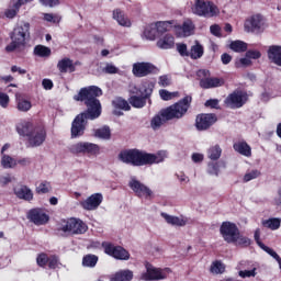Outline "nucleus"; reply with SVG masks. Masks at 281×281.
Returning <instances> with one entry per match:
<instances>
[{"instance_id": "obj_1", "label": "nucleus", "mask_w": 281, "mask_h": 281, "mask_svg": "<svg viewBox=\"0 0 281 281\" xmlns=\"http://www.w3.org/2000/svg\"><path fill=\"white\" fill-rule=\"evenodd\" d=\"M102 89L98 86L81 88L79 93L74 95L76 102H85L87 111L76 116L71 125V137H81L87 128V120H98L102 115V104L100 98Z\"/></svg>"}, {"instance_id": "obj_2", "label": "nucleus", "mask_w": 281, "mask_h": 281, "mask_svg": "<svg viewBox=\"0 0 281 281\" xmlns=\"http://www.w3.org/2000/svg\"><path fill=\"white\" fill-rule=\"evenodd\" d=\"M190 104H192V97L187 95L179 102L161 110L150 121L153 131H159L169 120H181V117L188 113Z\"/></svg>"}, {"instance_id": "obj_3", "label": "nucleus", "mask_w": 281, "mask_h": 281, "mask_svg": "<svg viewBox=\"0 0 281 281\" xmlns=\"http://www.w3.org/2000/svg\"><path fill=\"white\" fill-rule=\"evenodd\" d=\"M119 159L131 166H151V164H161L166 159V151L148 154L139 149H124L119 154Z\"/></svg>"}, {"instance_id": "obj_4", "label": "nucleus", "mask_w": 281, "mask_h": 281, "mask_svg": "<svg viewBox=\"0 0 281 281\" xmlns=\"http://www.w3.org/2000/svg\"><path fill=\"white\" fill-rule=\"evenodd\" d=\"M30 23L21 22L10 33L11 43L5 46V52H14L19 47H25L30 38Z\"/></svg>"}, {"instance_id": "obj_5", "label": "nucleus", "mask_w": 281, "mask_h": 281, "mask_svg": "<svg viewBox=\"0 0 281 281\" xmlns=\"http://www.w3.org/2000/svg\"><path fill=\"white\" fill-rule=\"evenodd\" d=\"M192 12L198 16L212 19L213 16H218L221 10H218V7L212 1L195 0L194 5L192 7Z\"/></svg>"}, {"instance_id": "obj_6", "label": "nucleus", "mask_w": 281, "mask_h": 281, "mask_svg": "<svg viewBox=\"0 0 281 281\" xmlns=\"http://www.w3.org/2000/svg\"><path fill=\"white\" fill-rule=\"evenodd\" d=\"M65 234H86L89 227L80 218L71 217L69 220L63 221L60 228Z\"/></svg>"}, {"instance_id": "obj_7", "label": "nucleus", "mask_w": 281, "mask_h": 281, "mask_svg": "<svg viewBox=\"0 0 281 281\" xmlns=\"http://www.w3.org/2000/svg\"><path fill=\"white\" fill-rule=\"evenodd\" d=\"M245 32L262 34L265 32V15L256 13L247 18L244 22Z\"/></svg>"}, {"instance_id": "obj_8", "label": "nucleus", "mask_w": 281, "mask_h": 281, "mask_svg": "<svg viewBox=\"0 0 281 281\" xmlns=\"http://www.w3.org/2000/svg\"><path fill=\"white\" fill-rule=\"evenodd\" d=\"M154 89H155V83L153 82L144 83L139 90L140 97L132 95L130 98V104H132L134 109H144V106H146V100H148V97L153 94Z\"/></svg>"}, {"instance_id": "obj_9", "label": "nucleus", "mask_w": 281, "mask_h": 281, "mask_svg": "<svg viewBox=\"0 0 281 281\" xmlns=\"http://www.w3.org/2000/svg\"><path fill=\"white\" fill-rule=\"evenodd\" d=\"M145 269L146 272H143L140 276V279L145 281L166 280L168 273H170V268H155V266L150 263H146Z\"/></svg>"}, {"instance_id": "obj_10", "label": "nucleus", "mask_w": 281, "mask_h": 281, "mask_svg": "<svg viewBox=\"0 0 281 281\" xmlns=\"http://www.w3.org/2000/svg\"><path fill=\"white\" fill-rule=\"evenodd\" d=\"M239 232L240 231L238 229V226L231 222H224L220 227L222 238H224V240L229 244L236 243V238H238Z\"/></svg>"}, {"instance_id": "obj_11", "label": "nucleus", "mask_w": 281, "mask_h": 281, "mask_svg": "<svg viewBox=\"0 0 281 281\" xmlns=\"http://www.w3.org/2000/svg\"><path fill=\"white\" fill-rule=\"evenodd\" d=\"M102 247L108 256H112V258H115L116 260H128V258H131V254H128L122 246L103 243Z\"/></svg>"}, {"instance_id": "obj_12", "label": "nucleus", "mask_w": 281, "mask_h": 281, "mask_svg": "<svg viewBox=\"0 0 281 281\" xmlns=\"http://www.w3.org/2000/svg\"><path fill=\"white\" fill-rule=\"evenodd\" d=\"M247 100V92L234 91L226 98L225 104L229 106V109H240L241 106H245Z\"/></svg>"}, {"instance_id": "obj_13", "label": "nucleus", "mask_w": 281, "mask_h": 281, "mask_svg": "<svg viewBox=\"0 0 281 281\" xmlns=\"http://www.w3.org/2000/svg\"><path fill=\"white\" fill-rule=\"evenodd\" d=\"M218 122L216 114H199L195 119V128L198 131H207L210 127L214 126Z\"/></svg>"}, {"instance_id": "obj_14", "label": "nucleus", "mask_w": 281, "mask_h": 281, "mask_svg": "<svg viewBox=\"0 0 281 281\" xmlns=\"http://www.w3.org/2000/svg\"><path fill=\"white\" fill-rule=\"evenodd\" d=\"M131 190L138 196L139 199H148L153 196V190L146 187V184L139 182V180L132 178L128 182Z\"/></svg>"}, {"instance_id": "obj_15", "label": "nucleus", "mask_w": 281, "mask_h": 281, "mask_svg": "<svg viewBox=\"0 0 281 281\" xmlns=\"http://www.w3.org/2000/svg\"><path fill=\"white\" fill-rule=\"evenodd\" d=\"M46 137H47V132H45V128L42 126H36L27 137L29 146H31V148H36L38 146H42Z\"/></svg>"}, {"instance_id": "obj_16", "label": "nucleus", "mask_w": 281, "mask_h": 281, "mask_svg": "<svg viewBox=\"0 0 281 281\" xmlns=\"http://www.w3.org/2000/svg\"><path fill=\"white\" fill-rule=\"evenodd\" d=\"M102 201H104L102 193H94L91 194L88 199L79 202V205L88 212H93V210H98V207L102 205Z\"/></svg>"}, {"instance_id": "obj_17", "label": "nucleus", "mask_w": 281, "mask_h": 281, "mask_svg": "<svg viewBox=\"0 0 281 281\" xmlns=\"http://www.w3.org/2000/svg\"><path fill=\"white\" fill-rule=\"evenodd\" d=\"M27 216L31 220V223H34V225H45L49 223V215H47L45 211L41 209L31 210Z\"/></svg>"}, {"instance_id": "obj_18", "label": "nucleus", "mask_w": 281, "mask_h": 281, "mask_svg": "<svg viewBox=\"0 0 281 281\" xmlns=\"http://www.w3.org/2000/svg\"><path fill=\"white\" fill-rule=\"evenodd\" d=\"M267 56L272 65H277V67H281V46L280 45H271L267 50Z\"/></svg>"}, {"instance_id": "obj_19", "label": "nucleus", "mask_w": 281, "mask_h": 281, "mask_svg": "<svg viewBox=\"0 0 281 281\" xmlns=\"http://www.w3.org/2000/svg\"><path fill=\"white\" fill-rule=\"evenodd\" d=\"M223 85H225V79L218 77H206L200 80V87L202 89H214L216 87H223Z\"/></svg>"}, {"instance_id": "obj_20", "label": "nucleus", "mask_w": 281, "mask_h": 281, "mask_svg": "<svg viewBox=\"0 0 281 281\" xmlns=\"http://www.w3.org/2000/svg\"><path fill=\"white\" fill-rule=\"evenodd\" d=\"M160 216H162L168 223V225H173L176 227H186L188 225V218L181 216H175V215H169L167 213H161Z\"/></svg>"}, {"instance_id": "obj_21", "label": "nucleus", "mask_w": 281, "mask_h": 281, "mask_svg": "<svg viewBox=\"0 0 281 281\" xmlns=\"http://www.w3.org/2000/svg\"><path fill=\"white\" fill-rule=\"evenodd\" d=\"M156 45L159 49H172L175 47V35L170 33L162 35Z\"/></svg>"}, {"instance_id": "obj_22", "label": "nucleus", "mask_w": 281, "mask_h": 281, "mask_svg": "<svg viewBox=\"0 0 281 281\" xmlns=\"http://www.w3.org/2000/svg\"><path fill=\"white\" fill-rule=\"evenodd\" d=\"M113 19L117 21L119 25H121L122 27H131V25H133L131 19H128V16L124 14V11H122V9H115L113 11Z\"/></svg>"}, {"instance_id": "obj_23", "label": "nucleus", "mask_w": 281, "mask_h": 281, "mask_svg": "<svg viewBox=\"0 0 281 281\" xmlns=\"http://www.w3.org/2000/svg\"><path fill=\"white\" fill-rule=\"evenodd\" d=\"M203 54H205V48L199 41H195L189 50V58L191 60H199V58H203Z\"/></svg>"}, {"instance_id": "obj_24", "label": "nucleus", "mask_w": 281, "mask_h": 281, "mask_svg": "<svg viewBox=\"0 0 281 281\" xmlns=\"http://www.w3.org/2000/svg\"><path fill=\"white\" fill-rule=\"evenodd\" d=\"M14 193L18 199H23V201H32V199H34V193L32 192V189L27 188L26 186L15 188Z\"/></svg>"}, {"instance_id": "obj_25", "label": "nucleus", "mask_w": 281, "mask_h": 281, "mask_svg": "<svg viewBox=\"0 0 281 281\" xmlns=\"http://www.w3.org/2000/svg\"><path fill=\"white\" fill-rule=\"evenodd\" d=\"M77 65H80V61L74 63V60H71L70 58L65 57L58 61L57 69H59V71H74Z\"/></svg>"}, {"instance_id": "obj_26", "label": "nucleus", "mask_w": 281, "mask_h": 281, "mask_svg": "<svg viewBox=\"0 0 281 281\" xmlns=\"http://www.w3.org/2000/svg\"><path fill=\"white\" fill-rule=\"evenodd\" d=\"M34 128H36L34 124L25 121L16 126V131L22 137H29L30 135H32Z\"/></svg>"}, {"instance_id": "obj_27", "label": "nucleus", "mask_w": 281, "mask_h": 281, "mask_svg": "<svg viewBox=\"0 0 281 281\" xmlns=\"http://www.w3.org/2000/svg\"><path fill=\"white\" fill-rule=\"evenodd\" d=\"M233 148L244 157H251V146L247 142H237L233 145Z\"/></svg>"}, {"instance_id": "obj_28", "label": "nucleus", "mask_w": 281, "mask_h": 281, "mask_svg": "<svg viewBox=\"0 0 281 281\" xmlns=\"http://www.w3.org/2000/svg\"><path fill=\"white\" fill-rule=\"evenodd\" d=\"M111 281H131L133 280V271L125 269V270H120L112 274Z\"/></svg>"}, {"instance_id": "obj_29", "label": "nucleus", "mask_w": 281, "mask_h": 281, "mask_svg": "<svg viewBox=\"0 0 281 281\" xmlns=\"http://www.w3.org/2000/svg\"><path fill=\"white\" fill-rule=\"evenodd\" d=\"M33 54L37 56V58H49V56H52V48L40 44L34 47Z\"/></svg>"}, {"instance_id": "obj_30", "label": "nucleus", "mask_w": 281, "mask_h": 281, "mask_svg": "<svg viewBox=\"0 0 281 281\" xmlns=\"http://www.w3.org/2000/svg\"><path fill=\"white\" fill-rule=\"evenodd\" d=\"M206 155L211 161H218L221 155H223V148H221V145H213L207 149Z\"/></svg>"}, {"instance_id": "obj_31", "label": "nucleus", "mask_w": 281, "mask_h": 281, "mask_svg": "<svg viewBox=\"0 0 281 281\" xmlns=\"http://www.w3.org/2000/svg\"><path fill=\"white\" fill-rule=\"evenodd\" d=\"M132 71H157V67L151 63H135Z\"/></svg>"}, {"instance_id": "obj_32", "label": "nucleus", "mask_w": 281, "mask_h": 281, "mask_svg": "<svg viewBox=\"0 0 281 281\" xmlns=\"http://www.w3.org/2000/svg\"><path fill=\"white\" fill-rule=\"evenodd\" d=\"M157 32L156 24H148L143 32V36H145L147 41H155L157 38Z\"/></svg>"}, {"instance_id": "obj_33", "label": "nucleus", "mask_w": 281, "mask_h": 281, "mask_svg": "<svg viewBox=\"0 0 281 281\" xmlns=\"http://www.w3.org/2000/svg\"><path fill=\"white\" fill-rule=\"evenodd\" d=\"M100 153V145L83 142V155H93L97 156Z\"/></svg>"}, {"instance_id": "obj_34", "label": "nucleus", "mask_w": 281, "mask_h": 281, "mask_svg": "<svg viewBox=\"0 0 281 281\" xmlns=\"http://www.w3.org/2000/svg\"><path fill=\"white\" fill-rule=\"evenodd\" d=\"M261 224L263 227H267L268 229H272V231L280 229L281 218L272 217L269 220H263Z\"/></svg>"}, {"instance_id": "obj_35", "label": "nucleus", "mask_w": 281, "mask_h": 281, "mask_svg": "<svg viewBox=\"0 0 281 281\" xmlns=\"http://www.w3.org/2000/svg\"><path fill=\"white\" fill-rule=\"evenodd\" d=\"M248 265H250V270H240L238 272L239 278H256V276H258V273L256 272L258 271V267L256 266V263L248 262Z\"/></svg>"}, {"instance_id": "obj_36", "label": "nucleus", "mask_w": 281, "mask_h": 281, "mask_svg": "<svg viewBox=\"0 0 281 281\" xmlns=\"http://www.w3.org/2000/svg\"><path fill=\"white\" fill-rule=\"evenodd\" d=\"M231 49L233 52H237V54H240L243 52H247V43L237 40V41H233L229 45Z\"/></svg>"}, {"instance_id": "obj_37", "label": "nucleus", "mask_w": 281, "mask_h": 281, "mask_svg": "<svg viewBox=\"0 0 281 281\" xmlns=\"http://www.w3.org/2000/svg\"><path fill=\"white\" fill-rule=\"evenodd\" d=\"M112 104L114 109H120L121 111H131V105L128 104V101L122 98H116L112 101Z\"/></svg>"}, {"instance_id": "obj_38", "label": "nucleus", "mask_w": 281, "mask_h": 281, "mask_svg": "<svg viewBox=\"0 0 281 281\" xmlns=\"http://www.w3.org/2000/svg\"><path fill=\"white\" fill-rule=\"evenodd\" d=\"M16 108L18 111H21L22 113H27V111H30V109H32V102L23 99V98H18L16 100Z\"/></svg>"}, {"instance_id": "obj_39", "label": "nucleus", "mask_w": 281, "mask_h": 281, "mask_svg": "<svg viewBox=\"0 0 281 281\" xmlns=\"http://www.w3.org/2000/svg\"><path fill=\"white\" fill-rule=\"evenodd\" d=\"M69 153L72 155H85V142L72 144L68 147Z\"/></svg>"}, {"instance_id": "obj_40", "label": "nucleus", "mask_w": 281, "mask_h": 281, "mask_svg": "<svg viewBox=\"0 0 281 281\" xmlns=\"http://www.w3.org/2000/svg\"><path fill=\"white\" fill-rule=\"evenodd\" d=\"M260 249L266 251V254H269L274 260H277L279 268L281 269V258L278 252H276L273 249L269 248V246H266L265 244H259Z\"/></svg>"}, {"instance_id": "obj_41", "label": "nucleus", "mask_w": 281, "mask_h": 281, "mask_svg": "<svg viewBox=\"0 0 281 281\" xmlns=\"http://www.w3.org/2000/svg\"><path fill=\"white\" fill-rule=\"evenodd\" d=\"M83 267H90L93 268L95 265H98V256L95 255H87L82 259Z\"/></svg>"}, {"instance_id": "obj_42", "label": "nucleus", "mask_w": 281, "mask_h": 281, "mask_svg": "<svg viewBox=\"0 0 281 281\" xmlns=\"http://www.w3.org/2000/svg\"><path fill=\"white\" fill-rule=\"evenodd\" d=\"M95 137L99 139H111V128L104 126L94 132Z\"/></svg>"}, {"instance_id": "obj_43", "label": "nucleus", "mask_w": 281, "mask_h": 281, "mask_svg": "<svg viewBox=\"0 0 281 281\" xmlns=\"http://www.w3.org/2000/svg\"><path fill=\"white\" fill-rule=\"evenodd\" d=\"M233 244L239 245V247H249L251 245V239L240 235V232H239L237 233V237L235 241H233Z\"/></svg>"}, {"instance_id": "obj_44", "label": "nucleus", "mask_w": 281, "mask_h": 281, "mask_svg": "<svg viewBox=\"0 0 281 281\" xmlns=\"http://www.w3.org/2000/svg\"><path fill=\"white\" fill-rule=\"evenodd\" d=\"M261 172L258 169L249 170L244 176V182L249 183V181H254V179H258L260 177Z\"/></svg>"}, {"instance_id": "obj_45", "label": "nucleus", "mask_w": 281, "mask_h": 281, "mask_svg": "<svg viewBox=\"0 0 281 281\" xmlns=\"http://www.w3.org/2000/svg\"><path fill=\"white\" fill-rule=\"evenodd\" d=\"M1 166L5 169L14 168V166H16V160L8 155H3L1 159Z\"/></svg>"}, {"instance_id": "obj_46", "label": "nucleus", "mask_w": 281, "mask_h": 281, "mask_svg": "<svg viewBox=\"0 0 281 281\" xmlns=\"http://www.w3.org/2000/svg\"><path fill=\"white\" fill-rule=\"evenodd\" d=\"M211 273H215V276H218V273H225V265L221 261H214L211 265Z\"/></svg>"}, {"instance_id": "obj_47", "label": "nucleus", "mask_w": 281, "mask_h": 281, "mask_svg": "<svg viewBox=\"0 0 281 281\" xmlns=\"http://www.w3.org/2000/svg\"><path fill=\"white\" fill-rule=\"evenodd\" d=\"M176 47H177L178 54H180L182 58H190V50H188V44L177 43Z\"/></svg>"}, {"instance_id": "obj_48", "label": "nucleus", "mask_w": 281, "mask_h": 281, "mask_svg": "<svg viewBox=\"0 0 281 281\" xmlns=\"http://www.w3.org/2000/svg\"><path fill=\"white\" fill-rule=\"evenodd\" d=\"M52 190V184L48 181H43L36 187L37 194H47Z\"/></svg>"}, {"instance_id": "obj_49", "label": "nucleus", "mask_w": 281, "mask_h": 281, "mask_svg": "<svg viewBox=\"0 0 281 281\" xmlns=\"http://www.w3.org/2000/svg\"><path fill=\"white\" fill-rule=\"evenodd\" d=\"M63 266V263H60V259L53 255L50 257H48V267L50 269H60V267Z\"/></svg>"}, {"instance_id": "obj_50", "label": "nucleus", "mask_w": 281, "mask_h": 281, "mask_svg": "<svg viewBox=\"0 0 281 281\" xmlns=\"http://www.w3.org/2000/svg\"><path fill=\"white\" fill-rule=\"evenodd\" d=\"M156 30L160 33L164 34V32H168V27L172 25V22L170 21H164V22H156Z\"/></svg>"}, {"instance_id": "obj_51", "label": "nucleus", "mask_w": 281, "mask_h": 281, "mask_svg": "<svg viewBox=\"0 0 281 281\" xmlns=\"http://www.w3.org/2000/svg\"><path fill=\"white\" fill-rule=\"evenodd\" d=\"M159 95L161 100H165L166 102H168V100H172V98H177V95H179V92H170L168 90L162 89L159 91Z\"/></svg>"}, {"instance_id": "obj_52", "label": "nucleus", "mask_w": 281, "mask_h": 281, "mask_svg": "<svg viewBox=\"0 0 281 281\" xmlns=\"http://www.w3.org/2000/svg\"><path fill=\"white\" fill-rule=\"evenodd\" d=\"M179 27L182 30L184 36H190V34H192V30H194V25L191 21L183 22Z\"/></svg>"}, {"instance_id": "obj_53", "label": "nucleus", "mask_w": 281, "mask_h": 281, "mask_svg": "<svg viewBox=\"0 0 281 281\" xmlns=\"http://www.w3.org/2000/svg\"><path fill=\"white\" fill-rule=\"evenodd\" d=\"M158 85L160 87H170V85H172V77H170V75L160 76Z\"/></svg>"}, {"instance_id": "obj_54", "label": "nucleus", "mask_w": 281, "mask_h": 281, "mask_svg": "<svg viewBox=\"0 0 281 281\" xmlns=\"http://www.w3.org/2000/svg\"><path fill=\"white\" fill-rule=\"evenodd\" d=\"M12 181H14V177H12L10 173L0 176V188H5V186L12 183Z\"/></svg>"}, {"instance_id": "obj_55", "label": "nucleus", "mask_w": 281, "mask_h": 281, "mask_svg": "<svg viewBox=\"0 0 281 281\" xmlns=\"http://www.w3.org/2000/svg\"><path fill=\"white\" fill-rule=\"evenodd\" d=\"M207 172L209 175L218 177V172H221V170L218 169V162H209Z\"/></svg>"}, {"instance_id": "obj_56", "label": "nucleus", "mask_w": 281, "mask_h": 281, "mask_svg": "<svg viewBox=\"0 0 281 281\" xmlns=\"http://www.w3.org/2000/svg\"><path fill=\"white\" fill-rule=\"evenodd\" d=\"M36 262L38 265V267H47L48 262H49V257H47L45 254H41L37 256L36 258Z\"/></svg>"}, {"instance_id": "obj_57", "label": "nucleus", "mask_w": 281, "mask_h": 281, "mask_svg": "<svg viewBox=\"0 0 281 281\" xmlns=\"http://www.w3.org/2000/svg\"><path fill=\"white\" fill-rule=\"evenodd\" d=\"M10 105V95H8V93L2 92L0 94V106L2 109H8V106Z\"/></svg>"}, {"instance_id": "obj_58", "label": "nucleus", "mask_w": 281, "mask_h": 281, "mask_svg": "<svg viewBox=\"0 0 281 281\" xmlns=\"http://www.w3.org/2000/svg\"><path fill=\"white\" fill-rule=\"evenodd\" d=\"M261 56H262V53H260V50L249 49L246 52V58H250L252 60H258V58H260Z\"/></svg>"}, {"instance_id": "obj_59", "label": "nucleus", "mask_w": 281, "mask_h": 281, "mask_svg": "<svg viewBox=\"0 0 281 281\" xmlns=\"http://www.w3.org/2000/svg\"><path fill=\"white\" fill-rule=\"evenodd\" d=\"M210 32L213 36L221 38L223 34H221V26L218 24H213L210 26Z\"/></svg>"}, {"instance_id": "obj_60", "label": "nucleus", "mask_w": 281, "mask_h": 281, "mask_svg": "<svg viewBox=\"0 0 281 281\" xmlns=\"http://www.w3.org/2000/svg\"><path fill=\"white\" fill-rule=\"evenodd\" d=\"M44 21H47L48 23H58L60 21V18H58V15H54L52 13H45Z\"/></svg>"}, {"instance_id": "obj_61", "label": "nucleus", "mask_w": 281, "mask_h": 281, "mask_svg": "<svg viewBox=\"0 0 281 281\" xmlns=\"http://www.w3.org/2000/svg\"><path fill=\"white\" fill-rule=\"evenodd\" d=\"M42 5H46V8H55V5H59L60 0H40Z\"/></svg>"}, {"instance_id": "obj_62", "label": "nucleus", "mask_w": 281, "mask_h": 281, "mask_svg": "<svg viewBox=\"0 0 281 281\" xmlns=\"http://www.w3.org/2000/svg\"><path fill=\"white\" fill-rule=\"evenodd\" d=\"M205 106H210L211 109H218V100L210 99L205 102Z\"/></svg>"}, {"instance_id": "obj_63", "label": "nucleus", "mask_w": 281, "mask_h": 281, "mask_svg": "<svg viewBox=\"0 0 281 281\" xmlns=\"http://www.w3.org/2000/svg\"><path fill=\"white\" fill-rule=\"evenodd\" d=\"M16 9H8L5 12H4V16H7V19H14V16H16Z\"/></svg>"}, {"instance_id": "obj_64", "label": "nucleus", "mask_w": 281, "mask_h": 281, "mask_svg": "<svg viewBox=\"0 0 281 281\" xmlns=\"http://www.w3.org/2000/svg\"><path fill=\"white\" fill-rule=\"evenodd\" d=\"M274 205L281 207V188L278 190V196L273 200Z\"/></svg>"}]
</instances>
